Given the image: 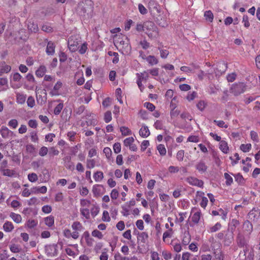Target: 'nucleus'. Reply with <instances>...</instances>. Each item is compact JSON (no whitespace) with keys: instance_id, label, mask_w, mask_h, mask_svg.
<instances>
[{"instance_id":"nucleus-49","label":"nucleus","mask_w":260,"mask_h":260,"mask_svg":"<svg viewBox=\"0 0 260 260\" xmlns=\"http://www.w3.org/2000/svg\"><path fill=\"white\" fill-rule=\"evenodd\" d=\"M111 119H112L111 112L110 111H108L105 113L104 120H105V122L108 123L111 120Z\"/></svg>"},{"instance_id":"nucleus-6","label":"nucleus","mask_w":260,"mask_h":260,"mask_svg":"<svg viewBox=\"0 0 260 260\" xmlns=\"http://www.w3.org/2000/svg\"><path fill=\"white\" fill-rule=\"evenodd\" d=\"M144 30H146V34L149 37H152L153 34L157 35L158 34L157 27L152 21H146L144 23Z\"/></svg>"},{"instance_id":"nucleus-24","label":"nucleus","mask_w":260,"mask_h":260,"mask_svg":"<svg viewBox=\"0 0 260 260\" xmlns=\"http://www.w3.org/2000/svg\"><path fill=\"white\" fill-rule=\"evenodd\" d=\"M10 216L12 218L14 222L17 223L21 222L22 218L20 215L16 214L13 212H11L10 214Z\"/></svg>"},{"instance_id":"nucleus-44","label":"nucleus","mask_w":260,"mask_h":260,"mask_svg":"<svg viewBox=\"0 0 260 260\" xmlns=\"http://www.w3.org/2000/svg\"><path fill=\"white\" fill-rule=\"evenodd\" d=\"M1 172L3 173V175L9 177H11L14 174V171L10 169H4Z\"/></svg>"},{"instance_id":"nucleus-52","label":"nucleus","mask_w":260,"mask_h":260,"mask_svg":"<svg viewBox=\"0 0 260 260\" xmlns=\"http://www.w3.org/2000/svg\"><path fill=\"white\" fill-rule=\"evenodd\" d=\"M78 49H79V52L80 54H84L87 49V44L85 43L82 44L81 45V46H79V48Z\"/></svg>"},{"instance_id":"nucleus-39","label":"nucleus","mask_w":260,"mask_h":260,"mask_svg":"<svg viewBox=\"0 0 260 260\" xmlns=\"http://www.w3.org/2000/svg\"><path fill=\"white\" fill-rule=\"evenodd\" d=\"M137 76L138 77V79H139L140 78H141L142 81L143 80L146 81L149 77L148 73L146 71H144L143 73H141V74L137 73Z\"/></svg>"},{"instance_id":"nucleus-48","label":"nucleus","mask_w":260,"mask_h":260,"mask_svg":"<svg viewBox=\"0 0 260 260\" xmlns=\"http://www.w3.org/2000/svg\"><path fill=\"white\" fill-rule=\"evenodd\" d=\"M63 107V104L59 103V104H58L54 109V114L58 115L60 113L61 110L62 109Z\"/></svg>"},{"instance_id":"nucleus-3","label":"nucleus","mask_w":260,"mask_h":260,"mask_svg":"<svg viewBox=\"0 0 260 260\" xmlns=\"http://www.w3.org/2000/svg\"><path fill=\"white\" fill-rule=\"evenodd\" d=\"M80 38L76 36H72L68 40L69 48L72 52H75L79 48Z\"/></svg>"},{"instance_id":"nucleus-8","label":"nucleus","mask_w":260,"mask_h":260,"mask_svg":"<svg viewBox=\"0 0 260 260\" xmlns=\"http://www.w3.org/2000/svg\"><path fill=\"white\" fill-rule=\"evenodd\" d=\"M228 68V64L224 61H219L216 64V67L215 69L216 74H222L224 73Z\"/></svg>"},{"instance_id":"nucleus-53","label":"nucleus","mask_w":260,"mask_h":260,"mask_svg":"<svg viewBox=\"0 0 260 260\" xmlns=\"http://www.w3.org/2000/svg\"><path fill=\"white\" fill-rule=\"evenodd\" d=\"M81 213L86 219H88L90 218L89 210L88 209H81Z\"/></svg>"},{"instance_id":"nucleus-64","label":"nucleus","mask_w":260,"mask_h":260,"mask_svg":"<svg viewBox=\"0 0 260 260\" xmlns=\"http://www.w3.org/2000/svg\"><path fill=\"white\" fill-rule=\"evenodd\" d=\"M138 9H139V12H140V13L143 15L146 14L147 13V9L141 4H139Z\"/></svg>"},{"instance_id":"nucleus-26","label":"nucleus","mask_w":260,"mask_h":260,"mask_svg":"<svg viewBox=\"0 0 260 260\" xmlns=\"http://www.w3.org/2000/svg\"><path fill=\"white\" fill-rule=\"evenodd\" d=\"M44 221L47 226L49 227L52 226L54 224V218L52 216H50L45 218Z\"/></svg>"},{"instance_id":"nucleus-62","label":"nucleus","mask_w":260,"mask_h":260,"mask_svg":"<svg viewBox=\"0 0 260 260\" xmlns=\"http://www.w3.org/2000/svg\"><path fill=\"white\" fill-rule=\"evenodd\" d=\"M104 153L105 154L107 158H110L112 155L111 149L109 147H106L104 149Z\"/></svg>"},{"instance_id":"nucleus-46","label":"nucleus","mask_w":260,"mask_h":260,"mask_svg":"<svg viewBox=\"0 0 260 260\" xmlns=\"http://www.w3.org/2000/svg\"><path fill=\"white\" fill-rule=\"evenodd\" d=\"M38 179L37 175L35 173H32L28 175V179L31 182L37 181Z\"/></svg>"},{"instance_id":"nucleus-33","label":"nucleus","mask_w":260,"mask_h":260,"mask_svg":"<svg viewBox=\"0 0 260 260\" xmlns=\"http://www.w3.org/2000/svg\"><path fill=\"white\" fill-rule=\"evenodd\" d=\"M93 178L96 182L102 180L104 178L103 172L101 171H97L94 174Z\"/></svg>"},{"instance_id":"nucleus-20","label":"nucleus","mask_w":260,"mask_h":260,"mask_svg":"<svg viewBox=\"0 0 260 260\" xmlns=\"http://www.w3.org/2000/svg\"><path fill=\"white\" fill-rule=\"evenodd\" d=\"M46 71V67L44 66H41L36 71V75L38 77H42Z\"/></svg>"},{"instance_id":"nucleus-11","label":"nucleus","mask_w":260,"mask_h":260,"mask_svg":"<svg viewBox=\"0 0 260 260\" xmlns=\"http://www.w3.org/2000/svg\"><path fill=\"white\" fill-rule=\"evenodd\" d=\"M46 250L50 251L48 252V256H56L58 254L57 245L53 244L46 246Z\"/></svg>"},{"instance_id":"nucleus-10","label":"nucleus","mask_w":260,"mask_h":260,"mask_svg":"<svg viewBox=\"0 0 260 260\" xmlns=\"http://www.w3.org/2000/svg\"><path fill=\"white\" fill-rule=\"evenodd\" d=\"M148 7L150 10L154 12L155 11L157 14H159L161 12L159 5L154 0H151L149 2Z\"/></svg>"},{"instance_id":"nucleus-31","label":"nucleus","mask_w":260,"mask_h":260,"mask_svg":"<svg viewBox=\"0 0 260 260\" xmlns=\"http://www.w3.org/2000/svg\"><path fill=\"white\" fill-rule=\"evenodd\" d=\"M190 241V236L188 232H185L184 234L183 238L182 240V244L184 245H187L189 244Z\"/></svg>"},{"instance_id":"nucleus-55","label":"nucleus","mask_w":260,"mask_h":260,"mask_svg":"<svg viewBox=\"0 0 260 260\" xmlns=\"http://www.w3.org/2000/svg\"><path fill=\"white\" fill-rule=\"evenodd\" d=\"M213 122L216 123L220 127L228 128V125L225 124L224 122L222 120H214Z\"/></svg>"},{"instance_id":"nucleus-14","label":"nucleus","mask_w":260,"mask_h":260,"mask_svg":"<svg viewBox=\"0 0 260 260\" xmlns=\"http://www.w3.org/2000/svg\"><path fill=\"white\" fill-rule=\"evenodd\" d=\"M234 240V233L230 231V230H227L226 233L224 236V243L226 245H229Z\"/></svg>"},{"instance_id":"nucleus-61","label":"nucleus","mask_w":260,"mask_h":260,"mask_svg":"<svg viewBox=\"0 0 260 260\" xmlns=\"http://www.w3.org/2000/svg\"><path fill=\"white\" fill-rule=\"evenodd\" d=\"M102 220L104 221H110V217L107 211H104L103 213Z\"/></svg>"},{"instance_id":"nucleus-16","label":"nucleus","mask_w":260,"mask_h":260,"mask_svg":"<svg viewBox=\"0 0 260 260\" xmlns=\"http://www.w3.org/2000/svg\"><path fill=\"white\" fill-rule=\"evenodd\" d=\"M139 134L143 138H146L148 137L150 135V133L148 126L143 125L139 131Z\"/></svg>"},{"instance_id":"nucleus-45","label":"nucleus","mask_w":260,"mask_h":260,"mask_svg":"<svg viewBox=\"0 0 260 260\" xmlns=\"http://www.w3.org/2000/svg\"><path fill=\"white\" fill-rule=\"evenodd\" d=\"M49 152V149L45 146L42 147L39 152V154L41 156H44L47 155V153Z\"/></svg>"},{"instance_id":"nucleus-37","label":"nucleus","mask_w":260,"mask_h":260,"mask_svg":"<svg viewBox=\"0 0 260 260\" xmlns=\"http://www.w3.org/2000/svg\"><path fill=\"white\" fill-rule=\"evenodd\" d=\"M224 176L225 179H226V185L228 186L231 185L233 182L232 177L227 173H225L224 174Z\"/></svg>"},{"instance_id":"nucleus-7","label":"nucleus","mask_w":260,"mask_h":260,"mask_svg":"<svg viewBox=\"0 0 260 260\" xmlns=\"http://www.w3.org/2000/svg\"><path fill=\"white\" fill-rule=\"evenodd\" d=\"M248 218L253 221H256L260 216V209L258 207L253 208L248 214Z\"/></svg>"},{"instance_id":"nucleus-19","label":"nucleus","mask_w":260,"mask_h":260,"mask_svg":"<svg viewBox=\"0 0 260 260\" xmlns=\"http://www.w3.org/2000/svg\"><path fill=\"white\" fill-rule=\"evenodd\" d=\"M62 86V83L60 81H58L53 87V91H51L50 93L52 95H58V90Z\"/></svg>"},{"instance_id":"nucleus-54","label":"nucleus","mask_w":260,"mask_h":260,"mask_svg":"<svg viewBox=\"0 0 260 260\" xmlns=\"http://www.w3.org/2000/svg\"><path fill=\"white\" fill-rule=\"evenodd\" d=\"M35 103L34 98L31 96H29L27 101V106L30 108H32L35 106Z\"/></svg>"},{"instance_id":"nucleus-50","label":"nucleus","mask_w":260,"mask_h":260,"mask_svg":"<svg viewBox=\"0 0 260 260\" xmlns=\"http://www.w3.org/2000/svg\"><path fill=\"white\" fill-rule=\"evenodd\" d=\"M10 250L13 253H18L20 251L21 248L15 244H12L10 247Z\"/></svg>"},{"instance_id":"nucleus-27","label":"nucleus","mask_w":260,"mask_h":260,"mask_svg":"<svg viewBox=\"0 0 260 260\" xmlns=\"http://www.w3.org/2000/svg\"><path fill=\"white\" fill-rule=\"evenodd\" d=\"M103 187L102 185L96 184L93 186L92 192L95 197H99L101 195V190L99 187Z\"/></svg>"},{"instance_id":"nucleus-13","label":"nucleus","mask_w":260,"mask_h":260,"mask_svg":"<svg viewBox=\"0 0 260 260\" xmlns=\"http://www.w3.org/2000/svg\"><path fill=\"white\" fill-rule=\"evenodd\" d=\"M11 70V66L6 64L5 61L0 62V76H2L4 73H8Z\"/></svg>"},{"instance_id":"nucleus-43","label":"nucleus","mask_w":260,"mask_h":260,"mask_svg":"<svg viewBox=\"0 0 260 260\" xmlns=\"http://www.w3.org/2000/svg\"><path fill=\"white\" fill-rule=\"evenodd\" d=\"M157 149L161 155H166L167 151L164 145H158L157 147Z\"/></svg>"},{"instance_id":"nucleus-17","label":"nucleus","mask_w":260,"mask_h":260,"mask_svg":"<svg viewBox=\"0 0 260 260\" xmlns=\"http://www.w3.org/2000/svg\"><path fill=\"white\" fill-rule=\"evenodd\" d=\"M55 45L54 44L51 42L49 41L48 44L46 47V52L48 55H52L54 53V50H55Z\"/></svg>"},{"instance_id":"nucleus-25","label":"nucleus","mask_w":260,"mask_h":260,"mask_svg":"<svg viewBox=\"0 0 260 260\" xmlns=\"http://www.w3.org/2000/svg\"><path fill=\"white\" fill-rule=\"evenodd\" d=\"M220 150L224 153H227L229 150L228 143L225 141H221L220 143Z\"/></svg>"},{"instance_id":"nucleus-35","label":"nucleus","mask_w":260,"mask_h":260,"mask_svg":"<svg viewBox=\"0 0 260 260\" xmlns=\"http://www.w3.org/2000/svg\"><path fill=\"white\" fill-rule=\"evenodd\" d=\"M49 155L50 157H53L54 156L57 155L59 154V151L55 149L54 147H51L49 148Z\"/></svg>"},{"instance_id":"nucleus-30","label":"nucleus","mask_w":260,"mask_h":260,"mask_svg":"<svg viewBox=\"0 0 260 260\" xmlns=\"http://www.w3.org/2000/svg\"><path fill=\"white\" fill-rule=\"evenodd\" d=\"M139 238H138V240H141V242L143 243H146L147 240L148 238V234L146 232H142L139 234Z\"/></svg>"},{"instance_id":"nucleus-12","label":"nucleus","mask_w":260,"mask_h":260,"mask_svg":"<svg viewBox=\"0 0 260 260\" xmlns=\"http://www.w3.org/2000/svg\"><path fill=\"white\" fill-rule=\"evenodd\" d=\"M196 168L199 172L202 174L207 171L208 167L204 161L200 160L196 164Z\"/></svg>"},{"instance_id":"nucleus-1","label":"nucleus","mask_w":260,"mask_h":260,"mask_svg":"<svg viewBox=\"0 0 260 260\" xmlns=\"http://www.w3.org/2000/svg\"><path fill=\"white\" fill-rule=\"evenodd\" d=\"M113 39L115 46L120 48L119 51H121L123 54H129L131 52L132 47L129 39L126 36L121 34L115 35Z\"/></svg>"},{"instance_id":"nucleus-18","label":"nucleus","mask_w":260,"mask_h":260,"mask_svg":"<svg viewBox=\"0 0 260 260\" xmlns=\"http://www.w3.org/2000/svg\"><path fill=\"white\" fill-rule=\"evenodd\" d=\"M240 224L239 221L235 219H233L229 224V228L228 230L234 233L236 228Z\"/></svg>"},{"instance_id":"nucleus-63","label":"nucleus","mask_w":260,"mask_h":260,"mask_svg":"<svg viewBox=\"0 0 260 260\" xmlns=\"http://www.w3.org/2000/svg\"><path fill=\"white\" fill-rule=\"evenodd\" d=\"M238 245L239 247H242L246 245V242L244 238L239 237L237 241Z\"/></svg>"},{"instance_id":"nucleus-2","label":"nucleus","mask_w":260,"mask_h":260,"mask_svg":"<svg viewBox=\"0 0 260 260\" xmlns=\"http://www.w3.org/2000/svg\"><path fill=\"white\" fill-rule=\"evenodd\" d=\"M93 2L91 0H84L79 3L76 11L77 13L83 16H91L93 12Z\"/></svg>"},{"instance_id":"nucleus-57","label":"nucleus","mask_w":260,"mask_h":260,"mask_svg":"<svg viewBox=\"0 0 260 260\" xmlns=\"http://www.w3.org/2000/svg\"><path fill=\"white\" fill-rule=\"evenodd\" d=\"M95 161L94 159H87L86 167L88 169H92L95 166Z\"/></svg>"},{"instance_id":"nucleus-34","label":"nucleus","mask_w":260,"mask_h":260,"mask_svg":"<svg viewBox=\"0 0 260 260\" xmlns=\"http://www.w3.org/2000/svg\"><path fill=\"white\" fill-rule=\"evenodd\" d=\"M17 102L19 104H24L25 102L26 96L23 94L17 93Z\"/></svg>"},{"instance_id":"nucleus-60","label":"nucleus","mask_w":260,"mask_h":260,"mask_svg":"<svg viewBox=\"0 0 260 260\" xmlns=\"http://www.w3.org/2000/svg\"><path fill=\"white\" fill-rule=\"evenodd\" d=\"M182 119H188L190 121H191L192 120V117L191 116V115L189 114V113H187V112H183L182 113L181 115H180Z\"/></svg>"},{"instance_id":"nucleus-47","label":"nucleus","mask_w":260,"mask_h":260,"mask_svg":"<svg viewBox=\"0 0 260 260\" xmlns=\"http://www.w3.org/2000/svg\"><path fill=\"white\" fill-rule=\"evenodd\" d=\"M91 235L94 237H97L99 239H101L103 237L102 233L98 230H94L92 231Z\"/></svg>"},{"instance_id":"nucleus-59","label":"nucleus","mask_w":260,"mask_h":260,"mask_svg":"<svg viewBox=\"0 0 260 260\" xmlns=\"http://www.w3.org/2000/svg\"><path fill=\"white\" fill-rule=\"evenodd\" d=\"M221 224L219 222H217L214 226L210 228V232L212 233L215 232L217 231H218V230H219L221 228Z\"/></svg>"},{"instance_id":"nucleus-29","label":"nucleus","mask_w":260,"mask_h":260,"mask_svg":"<svg viewBox=\"0 0 260 260\" xmlns=\"http://www.w3.org/2000/svg\"><path fill=\"white\" fill-rule=\"evenodd\" d=\"M146 60L151 66L156 64L158 63V60L157 58L153 55H149L146 58Z\"/></svg>"},{"instance_id":"nucleus-40","label":"nucleus","mask_w":260,"mask_h":260,"mask_svg":"<svg viewBox=\"0 0 260 260\" xmlns=\"http://www.w3.org/2000/svg\"><path fill=\"white\" fill-rule=\"evenodd\" d=\"M122 135L127 136L131 134V130L127 127L121 126L120 128Z\"/></svg>"},{"instance_id":"nucleus-9","label":"nucleus","mask_w":260,"mask_h":260,"mask_svg":"<svg viewBox=\"0 0 260 260\" xmlns=\"http://www.w3.org/2000/svg\"><path fill=\"white\" fill-rule=\"evenodd\" d=\"M186 180L190 185L197 186L200 187L203 186V181L202 180H199L197 178L189 177L186 179Z\"/></svg>"},{"instance_id":"nucleus-56","label":"nucleus","mask_w":260,"mask_h":260,"mask_svg":"<svg viewBox=\"0 0 260 260\" xmlns=\"http://www.w3.org/2000/svg\"><path fill=\"white\" fill-rule=\"evenodd\" d=\"M113 150L115 153L117 154L121 151V144L119 143H115L113 145Z\"/></svg>"},{"instance_id":"nucleus-51","label":"nucleus","mask_w":260,"mask_h":260,"mask_svg":"<svg viewBox=\"0 0 260 260\" xmlns=\"http://www.w3.org/2000/svg\"><path fill=\"white\" fill-rule=\"evenodd\" d=\"M134 139L133 138V137H129V138H126L124 140L123 143H124V146L127 147V146H129L131 145H132L133 144V143L134 142Z\"/></svg>"},{"instance_id":"nucleus-36","label":"nucleus","mask_w":260,"mask_h":260,"mask_svg":"<svg viewBox=\"0 0 260 260\" xmlns=\"http://www.w3.org/2000/svg\"><path fill=\"white\" fill-rule=\"evenodd\" d=\"M72 228L76 231H81L83 228L81 223L79 221L74 222L72 224Z\"/></svg>"},{"instance_id":"nucleus-4","label":"nucleus","mask_w":260,"mask_h":260,"mask_svg":"<svg viewBox=\"0 0 260 260\" xmlns=\"http://www.w3.org/2000/svg\"><path fill=\"white\" fill-rule=\"evenodd\" d=\"M36 98L37 102L39 105H43L47 101V92L45 89L42 90L36 87Z\"/></svg>"},{"instance_id":"nucleus-23","label":"nucleus","mask_w":260,"mask_h":260,"mask_svg":"<svg viewBox=\"0 0 260 260\" xmlns=\"http://www.w3.org/2000/svg\"><path fill=\"white\" fill-rule=\"evenodd\" d=\"M204 17L205 19L209 22H212L213 21L214 16L211 11L209 10L205 11L204 13Z\"/></svg>"},{"instance_id":"nucleus-38","label":"nucleus","mask_w":260,"mask_h":260,"mask_svg":"<svg viewBox=\"0 0 260 260\" xmlns=\"http://www.w3.org/2000/svg\"><path fill=\"white\" fill-rule=\"evenodd\" d=\"M201 216L200 212H197L193 214L192 217V221L194 223H198L200 220Z\"/></svg>"},{"instance_id":"nucleus-22","label":"nucleus","mask_w":260,"mask_h":260,"mask_svg":"<svg viewBox=\"0 0 260 260\" xmlns=\"http://www.w3.org/2000/svg\"><path fill=\"white\" fill-rule=\"evenodd\" d=\"M10 131L6 126H3L0 129V133L3 138H7L8 137Z\"/></svg>"},{"instance_id":"nucleus-42","label":"nucleus","mask_w":260,"mask_h":260,"mask_svg":"<svg viewBox=\"0 0 260 260\" xmlns=\"http://www.w3.org/2000/svg\"><path fill=\"white\" fill-rule=\"evenodd\" d=\"M251 148V145L250 144H242L240 146V149L244 152H248Z\"/></svg>"},{"instance_id":"nucleus-15","label":"nucleus","mask_w":260,"mask_h":260,"mask_svg":"<svg viewBox=\"0 0 260 260\" xmlns=\"http://www.w3.org/2000/svg\"><path fill=\"white\" fill-rule=\"evenodd\" d=\"M64 166L67 169L73 170L74 169V164L71 161V157L70 156H66L64 158Z\"/></svg>"},{"instance_id":"nucleus-28","label":"nucleus","mask_w":260,"mask_h":260,"mask_svg":"<svg viewBox=\"0 0 260 260\" xmlns=\"http://www.w3.org/2000/svg\"><path fill=\"white\" fill-rule=\"evenodd\" d=\"M28 28L31 32H36L39 30L38 25L33 22L29 21L28 23Z\"/></svg>"},{"instance_id":"nucleus-41","label":"nucleus","mask_w":260,"mask_h":260,"mask_svg":"<svg viewBox=\"0 0 260 260\" xmlns=\"http://www.w3.org/2000/svg\"><path fill=\"white\" fill-rule=\"evenodd\" d=\"M232 175L234 176L235 178V180L239 183H243L244 181V179L242 176V175H241L240 173H238L237 174H233Z\"/></svg>"},{"instance_id":"nucleus-21","label":"nucleus","mask_w":260,"mask_h":260,"mask_svg":"<svg viewBox=\"0 0 260 260\" xmlns=\"http://www.w3.org/2000/svg\"><path fill=\"white\" fill-rule=\"evenodd\" d=\"M3 229L6 232H10L14 229L13 223L10 221H6L3 225Z\"/></svg>"},{"instance_id":"nucleus-32","label":"nucleus","mask_w":260,"mask_h":260,"mask_svg":"<svg viewBox=\"0 0 260 260\" xmlns=\"http://www.w3.org/2000/svg\"><path fill=\"white\" fill-rule=\"evenodd\" d=\"M243 228L245 230L250 233L252 231L253 226L252 223L249 220H246L244 222Z\"/></svg>"},{"instance_id":"nucleus-5","label":"nucleus","mask_w":260,"mask_h":260,"mask_svg":"<svg viewBox=\"0 0 260 260\" xmlns=\"http://www.w3.org/2000/svg\"><path fill=\"white\" fill-rule=\"evenodd\" d=\"M246 85L243 82H239L233 84L231 88V92L235 96L244 92L246 90Z\"/></svg>"},{"instance_id":"nucleus-58","label":"nucleus","mask_w":260,"mask_h":260,"mask_svg":"<svg viewBox=\"0 0 260 260\" xmlns=\"http://www.w3.org/2000/svg\"><path fill=\"white\" fill-rule=\"evenodd\" d=\"M114 260H129V258L128 257H122L119 252H117L115 254Z\"/></svg>"}]
</instances>
